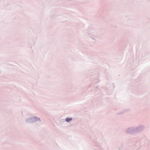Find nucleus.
<instances>
[{"label": "nucleus", "instance_id": "1", "mask_svg": "<svg viewBox=\"0 0 150 150\" xmlns=\"http://www.w3.org/2000/svg\"><path fill=\"white\" fill-rule=\"evenodd\" d=\"M72 120V118H66V120L67 122H69L71 120Z\"/></svg>", "mask_w": 150, "mask_h": 150}]
</instances>
